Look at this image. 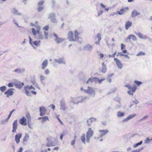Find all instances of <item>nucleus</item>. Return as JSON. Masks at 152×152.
I'll return each instance as SVG.
<instances>
[{
  "mask_svg": "<svg viewBox=\"0 0 152 152\" xmlns=\"http://www.w3.org/2000/svg\"><path fill=\"white\" fill-rule=\"evenodd\" d=\"M11 12L14 15L20 16L22 14L20 12L16 9L13 8L11 10Z\"/></svg>",
  "mask_w": 152,
  "mask_h": 152,
  "instance_id": "13",
  "label": "nucleus"
},
{
  "mask_svg": "<svg viewBox=\"0 0 152 152\" xmlns=\"http://www.w3.org/2000/svg\"><path fill=\"white\" fill-rule=\"evenodd\" d=\"M96 37L98 38V41L96 42V44H99L100 42V40L101 39V34H98L97 35Z\"/></svg>",
  "mask_w": 152,
  "mask_h": 152,
  "instance_id": "28",
  "label": "nucleus"
},
{
  "mask_svg": "<svg viewBox=\"0 0 152 152\" xmlns=\"http://www.w3.org/2000/svg\"><path fill=\"white\" fill-rule=\"evenodd\" d=\"M94 80L97 81L99 83H101L102 81L104 80L105 79V78H104L99 80L96 77H94Z\"/></svg>",
  "mask_w": 152,
  "mask_h": 152,
  "instance_id": "30",
  "label": "nucleus"
},
{
  "mask_svg": "<svg viewBox=\"0 0 152 152\" xmlns=\"http://www.w3.org/2000/svg\"><path fill=\"white\" fill-rule=\"evenodd\" d=\"M49 107H51L53 109V110H54L55 108V106L54 105L51 104Z\"/></svg>",
  "mask_w": 152,
  "mask_h": 152,
  "instance_id": "51",
  "label": "nucleus"
},
{
  "mask_svg": "<svg viewBox=\"0 0 152 152\" xmlns=\"http://www.w3.org/2000/svg\"><path fill=\"white\" fill-rule=\"evenodd\" d=\"M99 56L100 57V58H103V57H104L103 54L101 53L99 54Z\"/></svg>",
  "mask_w": 152,
  "mask_h": 152,
  "instance_id": "55",
  "label": "nucleus"
},
{
  "mask_svg": "<svg viewBox=\"0 0 152 152\" xmlns=\"http://www.w3.org/2000/svg\"><path fill=\"white\" fill-rule=\"evenodd\" d=\"M80 138L82 142L85 144L86 140L85 134H83V135Z\"/></svg>",
  "mask_w": 152,
  "mask_h": 152,
  "instance_id": "27",
  "label": "nucleus"
},
{
  "mask_svg": "<svg viewBox=\"0 0 152 152\" xmlns=\"http://www.w3.org/2000/svg\"><path fill=\"white\" fill-rule=\"evenodd\" d=\"M122 52V53H127V51L125 49L123 50Z\"/></svg>",
  "mask_w": 152,
  "mask_h": 152,
  "instance_id": "57",
  "label": "nucleus"
},
{
  "mask_svg": "<svg viewBox=\"0 0 152 152\" xmlns=\"http://www.w3.org/2000/svg\"><path fill=\"white\" fill-rule=\"evenodd\" d=\"M102 65L104 66L102 70V72L104 73L106 72V70H107V69L105 67V65L104 64V63L102 64Z\"/></svg>",
  "mask_w": 152,
  "mask_h": 152,
  "instance_id": "32",
  "label": "nucleus"
},
{
  "mask_svg": "<svg viewBox=\"0 0 152 152\" xmlns=\"http://www.w3.org/2000/svg\"><path fill=\"white\" fill-rule=\"evenodd\" d=\"M125 47L126 45H124L123 43L121 44V50H123L125 48Z\"/></svg>",
  "mask_w": 152,
  "mask_h": 152,
  "instance_id": "44",
  "label": "nucleus"
},
{
  "mask_svg": "<svg viewBox=\"0 0 152 152\" xmlns=\"http://www.w3.org/2000/svg\"><path fill=\"white\" fill-rule=\"evenodd\" d=\"M57 119L59 121V122H60V123L62 125H63V122L61 121L60 120V119L58 118V116H57Z\"/></svg>",
  "mask_w": 152,
  "mask_h": 152,
  "instance_id": "53",
  "label": "nucleus"
},
{
  "mask_svg": "<svg viewBox=\"0 0 152 152\" xmlns=\"http://www.w3.org/2000/svg\"><path fill=\"white\" fill-rule=\"evenodd\" d=\"M125 86L127 87L129 90V91H128V93L130 95H133V93L137 89L135 86H134L132 87L129 84H126Z\"/></svg>",
  "mask_w": 152,
  "mask_h": 152,
  "instance_id": "2",
  "label": "nucleus"
},
{
  "mask_svg": "<svg viewBox=\"0 0 152 152\" xmlns=\"http://www.w3.org/2000/svg\"><path fill=\"white\" fill-rule=\"evenodd\" d=\"M26 121V119L24 117H23L20 120L19 123L22 125L26 126L27 124Z\"/></svg>",
  "mask_w": 152,
  "mask_h": 152,
  "instance_id": "16",
  "label": "nucleus"
},
{
  "mask_svg": "<svg viewBox=\"0 0 152 152\" xmlns=\"http://www.w3.org/2000/svg\"><path fill=\"white\" fill-rule=\"evenodd\" d=\"M53 35L55 37V40L56 43H59L63 41L64 39L59 37L56 34L54 33Z\"/></svg>",
  "mask_w": 152,
  "mask_h": 152,
  "instance_id": "7",
  "label": "nucleus"
},
{
  "mask_svg": "<svg viewBox=\"0 0 152 152\" xmlns=\"http://www.w3.org/2000/svg\"><path fill=\"white\" fill-rule=\"evenodd\" d=\"M134 83H135L138 86H139L140 85L142 84V82L140 81H138L137 80H135L134 81Z\"/></svg>",
  "mask_w": 152,
  "mask_h": 152,
  "instance_id": "40",
  "label": "nucleus"
},
{
  "mask_svg": "<svg viewBox=\"0 0 152 152\" xmlns=\"http://www.w3.org/2000/svg\"><path fill=\"white\" fill-rule=\"evenodd\" d=\"M32 31L34 35V36H35L37 34V32L36 31L35 29L34 28H33L32 29Z\"/></svg>",
  "mask_w": 152,
  "mask_h": 152,
  "instance_id": "42",
  "label": "nucleus"
},
{
  "mask_svg": "<svg viewBox=\"0 0 152 152\" xmlns=\"http://www.w3.org/2000/svg\"><path fill=\"white\" fill-rule=\"evenodd\" d=\"M75 139H74L73 140H72L71 142V144L72 145H74L75 142Z\"/></svg>",
  "mask_w": 152,
  "mask_h": 152,
  "instance_id": "54",
  "label": "nucleus"
},
{
  "mask_svg": "<svg viewBox=\"0 0 152 152\" xmlns=\"http://www.w3.org/2000/svg\"><path fill=\"white\" fill-rule=\"evenodd\" d=\"M132 23L129 21H127L125 24V28L126 30H128L132 25Z\"/></svg>",
  "mask_w": 152,
  "mask_h": 152,
  "instance_id": "17",
  "label": "nucleus"
},
{
  "mask_svg": "<svg viewBox=\"0 0 152 152\" xmlns=\"http://www.w3.org/2000/svg\"><path fill=\"white\" fill-rule=\"evenodd\" d=\"M41 152H47V151L46 150H42L41 151Z\"/></svg>",
  "mask_w": 152,
  "mask_h": 152,
  "instance_id": "64",
  "label": "nucleus"
},
{
  "mask_svg": "<svg viewBox=\"0 0 152 152\" xmlns=\"http://www.w3.org/2000/svg\"><path fill=\"white\" fill-rule=\"evenodd\" d=\"M8 86L10 87H12L13 86V85L12 83H9L8 84Z\"/></svg>",
  "mask_w": 152,
  "mask_h": 152,
  "instance_id": "52",
  "label": "nucleus"
},
{
  "mask_svg": "<svg viewBox=\"0 0 152 152\" xmlns=\"http://www.w3.org/2000/svg\"><path fill=\"white\" fill-rule=\"evenodd\" d=\"M48 64V60H45L42 64V69H44L47 67Z\"/></svg>",
  "mask_w": 152,
  "mask_h": 152,
  "instance_id": "20",
  "label": "nucleus"
},
{
  "mask_svg": "<svg viewBox=\"0 0 152 152\" xmlns=\"http://www.w3.org/2000/svg\"><path fill=\"white\" fill-rule=\"evenodd\" d=\"M142 141H141L140 142H138L137 143V144H138L139 145H141V144H142Z\"/></svg>",
  "mask_w": 152,
  "mask_h": 152,
  "instance_id": "61",
  "label": "nucleus"
},
{
  "mask_svg": "<svg viewBox=\"0 0 152 152\" xmlns=\"http://www.w3.org/2000/svg\"><path fill=\"white\" fill-rule=\"evenodd\" d=\"M15 110V109L13 110L11 112H10V114H9V115H8L7 118L6 119H5V120H4L3 121H1V122H6V121H8L9 119H10V118L11 117L12 113Z\"/></svg>",
  "mask_w": 152,
  "mask_h": 152,
  "instance_id": "21",
  "label": "nucleus"
},
{
  "mask_svg": "<svg viewBox=\"0 0 152 152\" xmlns=\"http://www.w3.org/2000/svg\"><path fill=\"white\" fill-rule=\"evenodd\" d=\"M42 119V123H44L45 121L48 120V117L45 116L43 118H39L38 119Z\"/></svg>",
  "mask_w": 152,
  "mask_h": 152,
  "instance_id": "29",
  "label": "nucleus"
},
{
  "mask_svg": "<svg viewBox=\"0 0 152 152\" xmlns=\"http://www.w3.org/2000/svg\"><path fill=\"white\" fill-rule=\"evenodd\" d=\"M93 80H94V78H89L88 80L87 81L86 83H88L89 82H92Z\"/></svg>",
  "mask_w": 152,
  "mask_h": 152,
  "instance_id": "41",
  "label": "nucleus"
},
{
  "mask_svg": "<svg viewBox=\"0 0 152 152\" xmlns=\"http://www.w3.org/2000/svg\"><path fill=\"white\" fill-rule=\"evenodd\" d=\"M22 137V134L18 133L15 135V140L17 144L19 143L20 142V139Z\"/></svg>",
  "mask_w": 152,
  "mask_h": 152,
  "instance_id": "11",
  "label": "nucleus"
},
{
  "mask_svg": "<svg viewBox=\"0 0 152 152\" xmlns=\"http://www.w3.org/2000/svg\"><path fill=\"white\" fill-rule=\"evenodd\" d=\"M43 7H42L39 6V7L38 8V12H41L42 10L43 9Z\"/></svg>",
  "mask_w": 152,
  "mask_h": 152,
  "instance_id": "45",
  "label": "nucleus"
},
{
  "mask_svg": "<svg viewBox=\"0 0 152 152\" xmlns=\"http://www.w3.org/2000/svg\"><path fill=\"white\" fill-rule=\"evenodd\" d=\"M18 127V124L17 122V120H15L13 123V127L12 132H16V130Z\"/></svg>",
  "mask_w": 152,
  "mask_h": 152,
  "instance_id": "12",
  "label": "nucleus"
},
{
  "mask_svg": "<svg viewBox=\"0 0 152 152\" xmlns=\"http://www.w3.org/2000/svg\"><path fill=\"white\" fill-rule=\"evenodd\" d=\"M14 89L13 88H10L8 89L7 91L4 92V94L7 95V97H8L9 96H11L14 94L13 90Z\"/></svg>",
  "mask_w": 152,
  "mask_h": 152,
  "instance_id": "8",
  "label": "nucleus"
},
{
  "mask_svg": "<svg viewBox=\"0 0 152 152\" xmlns=\"http://www.w3.org/2000/svg\"><path fill=\"white\" fill-rule=\"evenodd\" d=\"M24 83L20 82H18L15 84V86L17 88L20 89L24 85Z\"/></svg>",
  "mask_w": 152,
  "mask_h": 152,
  "instance_id": "18",
  "label": "nucleus"
},
{
  "mask_svg": "<svg viewBox=\"0 0 152 152\" xmlns=\"http://www.w3.org/2000/svg\"><path fill=\"white\" fill-rule=\"evenodd\" d=\"M31 89H33L34 90H35V88L33 87L32 86H26L24 87L25 94L28 96H31V94L30 93V91H29V90Z\"/></svg>",
  "mask_w": 152,
  "mask_h": 152,
  "instance_id": "4",
  "label": "nucleus"
},
{
  "mask_svg": "<svg viewBox=\"0 0 152 152\" xmlns=\"http://www.w3.org/2000/svg\"><path fill=\"white\" fill-rule=\"evenodd\" d=\"M116 53L115 52L112 55H109V57H114L115 56Z\"/></svg>",
  "mask_w": 152,
  "mask_h": 152,
  "instance_id": "49",
  "label": "nucleus"
},
{
  "mask_svg": "<svg viewBox=\"0 0 152 152\" xmlns=\"http://www.w3.org/2000/svg\"><path fill=\"white\" fill-rule=\"evenodd\" d=\"M103 11L102 10H100L99 12L98 13V16H100L103 13Z\"/></svg>",
  "mask_w": 152,
  "mask_h": 152,
  "instance_id": "48",
  "label": "nucleus"
},
{
  "mask_svg": "<svg viewBox=\"0 0 152 152\" xmlns=\"http://www.w3.org/2000/svg\"><path fill=\"white\" fill-rule=\"evenodd\" d=\"M79 33L77 30H75V31L74 36L73 31H69L68 35V38L70 41H75L79 39Z\"/></svg>",
  "mask_w": 152,
  "mask_h": 152,
  "instance_id": "1",
  "label": "nucleus"
},
{
  "mask_svg": "<svg viewBox=\"0 0 152 152\" xmlns=\"http://www.w3.org/2000/svg\"><path fill=\"white\" fill-rule=\"evenodd\" d=\"M40 78L41 81L42 83H43V81L45 79V77L43 75H41L40 76Z\"/></svg>",
  "mask_w": 152,
  "mask_h": 152,
  "instance_id": "46",
  "label": "nucleus"
},
{
  "mask_svg": "<svg viewBox=\"0 0 152 152\" xmlns=\"http://www.w3.org/2000/svg\"><path fill=\"white\" fill-rule=\"evenodd\" d=\"M29 38L30 44L32 46L34 49H36V48L35 47L34 45L35 46L39 45V43L40 42V41H34L32 42V39H31V37L30 36H29Z\"/></svg>",
  "mask_w": 152,
  "mask_h": 152,
  "instance_id": "5",
  "label": "nucleus"
},
{
  "mask_svg": "<svg viewBox=\"0 0 152 152\" xmlns=\"http://www.w3.org/2000/svg\"><path fill=\"white\" fill-rule=\"evenodd\" d=\"M136 116L135 114H133L129 115L124 120V121L129 120L132 118Z\"/></svg>",
  "mask_w": 152,
  "mask_h": 152,
  "instance_id": "26",
  "label": "nucleus"
},
{
  "mask_svg": "<svg viewBox=\"0 0 152 152\" xmlns=\"http://www.w3.org/2000/svg\"><path fill=\"white\" fill-rule=\"evenodd\" d=\"M137 35L138 36V37L140 38H145L146 37H143V35L140 32L138 33L137 34Z\"/></svg>",
  "mask_w": 152,
  "mask_h": 152,
  "instance_id": "37",
  "label": "nucleus"
},
{
  "mask_svg": "<svg viewBox=\"0 0 152 152\" xmlns=\"http://www.w3.org/2000/svg\"><path fill=\"white\" fill-rule=\"evenodd\" d=\"M36 27L37 29V33H39L40 29V27L39 26L37 25L36 26Z\"/></svg>",
  "mask_w": 152,
  "mask_h": 152,
  "instance_id": "39",
  "label": "nucleus"
},
{
  "mask_svg": "<svg viewBox=\"0 0 152 152\" xmlns=\"http://www.w3.org/2000/svg\"><path fill=\"white\" fill-rule=\"evenodd\" d=\"M23 150V148L22 147H20L18 152H22Z\"/></svg>",
  "mask_w": 152,
  "mask_h": 152,
  "instance_id": "56",
  "label": "nucleus"
},
{
  "mask_svg": "<svg viewBox=\"0 0 152 152\" xmlns=\"http://www.w3.org/2000/svg\"><path fill=\"white\" fill-rule=\"evenodd\" d=\"M59 149V148L58 147H55L53 148V150H57V151Z\"/></svg>",
  "mask_w": 152,
  "mask_h": 152,
  "instance_id": "60",
  "label": "nucleus"
},
{
  "mask_svg": "<svg viewBox=\"0 0 152 152\" xmlns=\"http://www.w3.org/2000/svg\"><path fill=\"white\" fill-rule=\"evenodd\" d=\"M118 54L119 55V56H123L124 55V54L121 53H118Z\"/></svg>",
  "mask_w": 152,
  "mask_h": 152,
  "instance_id": "62",
  "label": "nucleus"
},
{
  "mask_svg": "<svg viewBox=\"0 0 152 152\" xmlns=\"http://www.w3.org/2000/svg\"><path fill=\"white\" fill-rule=\"evenodd\" d=\"M124 115V113H122L121 112L118 111L117 113V116L118 117H122Z\"/></svg>",
  "mask_w": 152,
  "mask_h": 152,
  "instance_id": "33",
  "label": "nucleus"
},
{
  "mask_svg": "<svg viewBox=\"0 0 152 152\" xmlns=\"http://www.w3.org/2000/svg\"><path fill=\"white\" fill-rule=\"evenodd\" d=\"M94 119L93 118H91L88 120L87 121V122L88 123V126H90L91 125V124H90V123H91L92 122V121L94 120Z\"/></svg>",
  "mask_w": 152,
  "mask_h": 152,
  "instance_id": "36",
  "label": "nucleus"
},
{
  "mask_svg": "<svg viewBox=\"0 0 152 152\" xmlns=\"http://www.w3.org/2000/svg\"><path fill=\"white\" fill-rule=\"evenodd\" d=\"M31 93L32 94H34V95H36L37 94V92L36 91H31Z\"/></svg>",
  "mask_w": 152,
  "mask_h": 152,
  "instance_id": "58",
  "label": "nucleus"
},
{
  "mask_svg": "<svg viewBox=\"0 0 152 152\" xmlns=\"http://www.w3.org/2000/svg\"><path fill=\"white\" fill-rule=\"evenodd\" d=\"M39 111L40 112V115L43 116L44 115L45 113L46 109L44 107H40Z\"/></svg>",
  "mask_w": 152,
  "mask_h": 152,
  "instance_id": "15",
  "label": "nucleus"
},
{
  "mask_svg": "<svg viewBox=\"0 0 152 152\" xmlns=\"http://www.w3.org/2000/svg\"><path fill=\"white\" fill-rule=\"evenodd\" d=\"M139 13H138L137 11H134L132 12V17H134L135 16L138 15L139 14Z\"/></svg>",
  "mask_w": 152,
  "mask_h": 152,
  "instance_id": "31",
  "label": "nucleus"
},
{
  "mask_svg": "<svg viewBox=\"0 0 152 152\" xmlns=\"http://www.w3.org/2000/svg\"><path fill=\"white\" fill-rule=\"evenodd\" d=\"M26 40V39H24V41H23L22 42V45H23V44H24L25 43H26V42H25Z\"/></svg>",
  "mask_w": 152,
  "mask_h": 152,
  "instance_id": "63",
  "label": "nucleus"
},
{
  "mask_svg": "<svg viewBox=\"0 0 152 152\" xmlns=\"http://www.w3.org/2000/svg\"><path fill=\"white\" fill-rule=\"evenodd\" d=\"M29 134L26 133L23 140V144H25V143L27 142L29 139Z\"/></svg>",
  "mask_w": 152,
  "mask_h": 152,
  "instance_id": "14",
  "label": "nucleus"
},
{
  "mask_svg": "<svg viewBox=\"0 0 152 152\" xmlns=\"http://www.w3.org/2000/svg\"><path fill=\"white\" fill-rule=\"evenodd\" d=\"M64 134H61V136H60V139L61 140H62V139H63V136L64 135H65V133L64 132Z\"/></svg>",
  "mask_w": 152,
  "mask_h": 152,
  "instance_id": "50",
  "label": "nucleus"
},
{
  "mask_svg": "<svg viewBox=\"0 0 152 152\" xmlns=\"http://www.w3.org/2000/svg\"><path fill=\"white\" fill-rule=\"evenodd\" d=\"M129 10V8L127 7H124L120 10V11H117V13L120 15L124 14V13L127 12Z\"/></svg>",
  "mask_w": 152,
  "mask_h": 152,
  "instance_id": "9",
  "label": "nucleus"
},
{
  "mask_svg": "<svg viewBox=\"0 0 152 152\" xmlns=\"http://www.w3.org/2000/svg\"><path fill=\"white\" fill-rule=\"evenodd\" d=\"M100 5L103 8H104L105 7V5L104 4H101Z\"/></svg>",
  "mask_w": 152,
  "mask_h": 152,
  "instance_id": "59",
  "label": "nucleus"
},
{
  "mask_svg": "<svg viewBox=\"0 0 152 152\" xmlns=\"http://www.w3.org/2000/svg\"><path fill=\"white\" fill-rule=\"evenodd\" d=\"M43 30H44V32L45 34V35L46 38H47L48 36V25L46 26L43 28Z\"/></svg>",
  "mask_w": 152,
  "mask_h": 152,
  "instance_id": "22",
  "label": "nucleus"
},
{
  "mask_svg": "<svg viewBox=\"0 0 152 152\" xmlns=\"http://www.w3.org/2000/svg\"><path fill=\"white\" fill-rule=\"evenodd\" d=\"M114 60L115 61L118 67L120 69H122L123 67V65L120 61L116 58H114Z\"/></svg>",
  "mask_w": 152,
  "mask_h": 152,
  "instance_id": "10",
  "label": "nucleus"
},
{
  "mask_svg": "<svg viewBox=\"0 0 152 152\" xmlns=\"http://www.w3.org/2000/svg\"><path fill=\"white\" fill-rule=\"evenodd\" d=\"M99 132L101 133V135L102 136H103L105 134H106L108 132V131L107 130H100Z\"/></svg>",
  "mask_w": 152,
  "mask_h": 152,
  "instance_id": "25",
  "label": "nucleus"
},
{
  "mask_svg": "<svg viewBox=\"0 0 152 152\" xmlns=\"http://www.w3.org/2000/svg\"><path fill=\"white\" fill-rule=\"evenodd\" d=\"M26 117L27 118L28 123H30L31 121V117L30 114L29 113L26 114Z\"/></svg>",
  "mask_w": 152,
  "mask_h": 152,
  "instance_id": "23",
  "label": "nucleus"
},
{
  "mask_svg": "<svg viewBox=\"0 0 152 152\" xmlns=\"http://www.w3.org/2000/svg\"><path fill=\"white\" fill-rule=\"evenodd\" d=\"M37 34H38V39H42L43 37L42 35L40 33V31L39 32V33H37Z\"/></svg>",
  "mask_w": 152,
  "mask_h": 152,
  "instance_id": "43",
  "label": "nucleus"
},
{
  "mask_svg": "<svg viewBox=\"0 0 152 152\" xmlns=\"http://www.w3.org/2000/svg\"><path fill=\"white\" fill-rule=\"evenodd\" d=\"M44 1H42L39 2L38 4V6H40L44 3Z\"/></svg>",
  "mask_w": 152,
  "mask_h": 152,
  "instance_id": "47",
  "label": "nucleus"
},
{
  "mask_svg": "<svg viewBox=\"0 0 152 152\" xmlns=\"http://www.w3.org/2000/svg\"><path fill=\"white\" fill-rule=\"evenodd\" d=\"M80 89L81 91H83L89 94H94L95 93L94 90L90 87H88L87 90H84L82 87Z\"/></svg>",
  "mask_w": 152,
  "mask_h": 152,
  "instance_id": "6",
  "label": "nucleus"
},
{
  "mask_svg": "<svg viewBox=\"0 0 152 152\" xmlns=\"http://www.w3.org/2000/svg\"><path fill=\"white\" fill-rule=\"evenodd\" d=\"M132 39L133 41H135L137 40V38L136 36L132 34H130L128 36L127 39L130 40Z\"/></svg>",
  "mask_w": 152,
  "mask_h": 152,
  "instance_id": "19",
  "label": "nucleus"
},
{
  "mask_svg": "<svg viewBox=\"0 0 152 152\" xmlns=\"http://www.w3.org/2000/svg\"><path fill=\"white\" fill-rule=\"evenodd\" d=\"M145 55V53L144 52L141 51L139 52L136 55L137 56H144Z\"/></svg>",
  "mask_w": 152,
  "mask_h": 152,
  "instance_id": "35",
  "label": "nucleus"
},
{
  "mask_svg": "<svg viewBox=\"0 0 152 152\" xmlns=\"http://www.w3.org/2000/svg\"><path fill=\"white\" fill-rule=\"evenodd\" d=\"M25 71V69L24 68H22L21 69H16L15 70L14 72L18 73H22L24 72Z\"/></svg>",
  "mask_w": 152,
  "mask_h": 152,
  "instance_id": "24",
  "label": "nucleus"
},
{
  "mask_svg": "<svg viewBox=\"0 0 152 152\" xmlns=\"http://www.w3.org/2000/svg\"><path fill=\"white\" fill-rule=\"evenodd\" d=\"M6 89V87L5 86H3L0 87V90L2 92H4Z\"/></svg>",
  "mask_w": 152,
  "mask_h": 152,
  "instance_id": "34",
  "label": "nucleus"
},
{
  "mask_svg": "<svg viewBox=\"0 0 152 152\" xmlns=\"http://www.w3.org/2000/svg\"><path fill=\"white\" fill-rule=\"evenodd\" d=\"M57 62L59 64L62 63L64 62V60L63 59L59 58Z\"/></svg>",
  "mask_w": 152,
  "mask_h": 152,
  "instance_id": "38",
  "label": "nucleus"
},
{
  "mask_svg": "<svg viewBox=\"0 0 152 152\" xmlns=\"http://www.w3.org/2000/svg\"><path fill=\"white\" fill-rule=\"evenodd\" d=\"M94 131L91 128H89L86 133V141L89 142L90 138L93 136Z\"/></svg>",
  "mask_w": 152,
  "mask_h": 152,
  "instance_id": "3",
  "label": "nucleus"
}]
</instances>
